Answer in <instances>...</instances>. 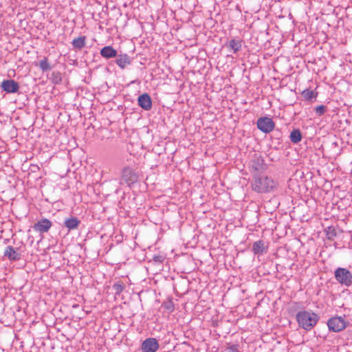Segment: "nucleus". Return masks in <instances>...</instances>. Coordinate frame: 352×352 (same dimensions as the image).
<instances>
[{
    "label": "nucleus",
    "mask_w": 352,
    "mask_h": 352,
    "mask_svg": "<svg viewBox=\"0 0 352 352\" xmlns=\"http://www.w3.org/2000/svg\"><path fill=\"white\" fill-rule=\"evenodd\" d=\"M138 104L144 110H149L152 105L151 96L148 94H143L138 97Z\"/></svg>",
    "instance_id": "f8f14e48"
},
{
    "label": "nucleus",
    "mask_w": 352,
    "mask_h": 352,
    "mask_svg": "<svg viewBox=\"0 0 352 352\" xmlns=\"http://www.w3.org/2000/svg\"><path fill=\"white\" fill-rule=\"evenodd\" d=\"M116 64L120 67L122 69H125L128 65L131 63V58L129 56L126 54H118L116 60Z\"/></svg>",
    "instance_id": "ddd939ff"
},
{
    "label": "nucleus",
    "mask_w": 352,
    "mask_h": 352,
    "mask_svg": "<svg viewBox=\"0 0 352 352\" xmlns=\"http://www.w3.org/2000/svg\"><path fill=\"white\" fill-rule=\"evenodd\" d=\"M3 256L8 258L10 261H19L21 258V255L19 252V248H14L11 245H8L6 248Z\"/></svg>",
    "instance_id": "9d476101"
},
{
    "label": "nucleus",
    "mask_w": 352,
    "mask_h": 352,
    "mask_svg": "<svg viewBox=\"0 0 352 352\" xmlns=\"http://www.w3.org/2000/svg\"><path fill=\"white\" fill-rule=\"evenodd\" d=\"M290 140L294 144L300 142L302 140V135L299 129H294L290 133Z\"/></svg>",
    "instance_id": "aec40b11"
},
{
    "label": "nucleus",
    "mask_w": 352,
    "mask_h": 352,
    "mask_svg": "<svg viewBox=\"0 0 352 352\" xmlns=\"http://www.w3.org/2000/svg\"><path fill=\"white\" fill-rule=\"evenodd\" d=\"M334 276L336 280L342 285L349 287L352 284V273L346 268L338 267Z\"/></svg>",
    "instance_id": "20e7f679"
},
{
    "label": "nucleus",
    "mask_w": 352,
    "mask_h": 352,
    "mask_svg": "<svg viewBox=\"0 0 352 352\" xmlns=\"http://www.w3.org/2000/svg\"><path fill=\"white\" fill-rule=\"evenodd\" d=\"M315 110H324V106L323 105H319L315 108Z\"/></svg>",
    "instance_id": "cd10ccee"
},
{
    "label": "nucleus",
    "mask_w": 352,
    "mask_h": 352,
    "mask_svg": "<svg viewBox=\"0 0 352 352\" xmlns=\"http://www.w3.org/2000/svg\"><path fill=\"white\" fill-rule=\"evenodd\" d=\"M80 223L77 217L72 216L65 219L64 226L70 231L77 229Z\"/></svg>",
    "instance_id": "4468645a"
},
{
    "label": "nucleus",
    "mask_w": 352,
    "mask_h": 352,
    "mask_svg": "<svg viewBox=\"0 0 352 352\" xmlns=\"http://www.w3.org/2000/svg\"><path fill=\"white\" fill-rule=\"evenodd\" d=\"M52 226V222L49 219L44 218L34 223L33 228L36 231L43 233L47 232Z\"/></svg>",
    "instance_id": "9b49d317"
},
{
    "label": "nucleus",
    "mask_w": 352,
    "mask_h": 352,
    "mask_svg": "<svg viewBox=\"0 0 352 352\" xmlns=\"http://www.w3.org/2000/svg\"><path fill=\"white\" fill-rule=\"evenodd\" d=\"M296 318L299 327L306 331L312 329L319 320L318 314L311 311H300Z\"/></svg>",
    "instance_id": "f257e3e1"
},
{
    "label": "nucleus",
    "mask_w": 352,
    "mask_h": 352,
    "mask_svg": "<svg viewBox=\"0 0 352 352\" xmlns=\"http://www.w3.org/2000/svg\"><path fill=\"white\" fill-rule=\"evenodd\" d=\"M326 232L327 237L329 240H333L334 238L337 236L336 230L332 226L328 227Z\"/></svg>",
    "instance_id": "b1692460"
},
{
    "label": "nucleus",
    "mask_w": 352,
    "mask_h": 352,
    "mask_svg": "<svg viewBox=\"0 0 352 352\" xmlns=\"http://www.w3.org/2000/svg\"><path fill=\"white\" fill-rule=\"evenodd\" d=\"M74 49L81 50L85 46L86 44V36H82L74 38L72 43Z\"/></svg>",
    "instance_id": "6ab92c4d"
},
{
    "label": "nucleus",
    "mask_w": 352,
    "mask_h": 352,
    "mask_svg": "<svg viewBox=\"0 0 352 352\" xmlns=\"http://www.w3.org/2000/svg\"><path fill=\"white\" fill-rule=\"evenodd\" d=\"M276 187V182L269 177L254 175L252 182V190L256 192H270Z\"/></svg>",
    "instance_id": "f03ea898"
},
{
    "label": "nucleus",
    "mask_w": 352,
    "mask_h": 352,
    "mask_svg": "<svg viewBox=\"0 0 352 352\" xmlns=\"http://www.w3.org/2000/svg\"><path fill=\"white\" fill-rule=\"evenodd\" d=\"M139 178L138 173L133 168L129 166H125L122 170L120 184L125 183L131 187L133 184L138 182Z\"/></svg>",
    "instance_id": "7ed1b4c3"
},
{
    "label": "nucleus",
    "mask_w": 352,
    "mask_h": 352,
    "mask_svg": "<svg viewBox=\"0 0 352 352\" xmlns=\"http://www.w3.org/2000/svg\"><path fill=\"white\" fill-rule=\"evenodd\" d=\"M257 128L264 133H270L275 127L272 118L267 116L260 117L256 121Z\"/></svg>",
    "instance_id": "423d86ee"
},
{
    "label": "nucleus",
    "mask_w": 352,
    "mask_h": 352,
    "mask_svg": "<svg viewBox=\"0 0 352 352\" xmlns=\"http://www.w3.org/2000/svg\"><path fill=\"white\" fill-rule=\"evenodd\" d=\"M327 326L329 331L339 332L346 327L345 320L340 316H336L328 320Z\"/></svg>",
    "instance_id": "0eeeda50"
},
{
    "label": "nucleus",
    "mask_w": 352,
    "mask_h": 352,
    "mask_svg": "<svg viewBox=\"0 0 352 352\" xmlns=\"http://www.w3.org/2000/svg\"><path fill=\"white\" fill-rule=\"evenodd\" d=\"M301 96L305 101L312 102L316 100L318 92L313 89H305L301 92Z\"/></svg>",
    "instance_id": "dca6fc26"
},
{
    "label": "nucleus",
    "mask_w": 352,
    "mask_h": 352,
    "mask_svg": "<svg viewBox=\"0 0 352 352\" xmlns=\"http://www.w3.org/2000/svg\"><path fill=\"white\" fill-rule=\"evenodd\" d=\"M39 67L43 72H46L51 69V66L50 65L46 58L40 61Z\"/></svg>",
    "instance_id": "393cba45"
},
{
    "label": "nucleus",
    "mask_w": 352,
    "mask_h": 352,
    "mask_svg": "<svg viewBox=\"0 0 352 352\" xmlns=\"http://www.w3.org/2000/svg\"><path fill=\"white\" fill-rule=\"evenodd\" d=\"M112 287L115 294L119 296L124 290L125 285L121 281H118L113 285Z\"/></svg>",
    "instance_id": "4be33fe9"
},
{
    "label": "nucleus",
    "mask_w": 352,
    "mask_h": 352,
    "mask_svg": "<svg viewBox=\"0 0 352 352\" xmlns=\"http://www.w3.org/2000/svg\"><path fill=\"white\" fill-rule=\"evenodd\" d=\"M104 132H108V130L107 129H104Z\"/></svg>",
    "instance_id": "c756f323"
},
{
    "label": "nucleus",
    "mask_w": 352,
    "mask_h": 352,
    "mask_svg": "<svg viewBox=\"0 0 352 352\" xmlns=\"http://www.w3.org/2000/svg\"><path fill=\"white\" fill-rule=\"evenodd\" d=\"M160 347L158 341L154 338H148L141 345L142 352H156Z\"/></svg>",
    "instance_id": "6e6552de"
},
{
    "label": "nucleus",
    "mask_w": 352,
    "mask_h": 352,
    "mask_svg": "<svg viewBox=\"0 0 352 352\" xmlns=\"http://www.w3.org/2000/svg\"><path fill=\"white\" fill-rule=\"evenodd\" d=\"M229 352H239L237 345L232 344L228 347Z\"/></svg>",
    "instance_id": "bb28decb"
},
{
    "label": "nucleus",
    "mask_w": 352,
    "mask_h": 352,
    "mask_svg": "<svg viewBox=\"0 0 352 352\" xmlns=\"http://www.w3.org/2000/svg\"><path fill=\"white\" fill-rule=\"evenodd\" d=\"M153 261L156 263H162L164 261V256L162 255H155L153 257Z\"/></svg>",
    "instance_id": "a878e982"
},
{
    "label": "nucleus",
    "mask_w": 352,
    "mask_h": 352,
    "mask_svg": "<svg viewBox=\"0 0 352 352\" xmlns=\"http://www.w3.org/2000/svg\"><path fill=\"white\" fill-rule=\"evenodd\" d=\"M162 307L166 310L168 313H171L175 309V305L172 299H169L162 303Z\"/></svg>",
    "instance_id": "5701e85b"
},
{
    "label": "nucleus",
    "mask_w": 352,
    "mask_h": 352,
    "mask_svg": "<svg viewBox=\"0 0 352 352\" xmlns=\"http://www.w3.org/2000/svg\"><path fill=\"white\" fill-rule=\"evenodd\" d=\"M1 87L8 94L16 93L19 89V83L12 79L3 80Z\"/></svg>",
    "instance_id": "1a4fd4ad"
},
{
    "label": "nucleus",
    "mask_w": 352,
    "mask_h": 352,
    "mask_svg": "<svg viewBox=\"0 0 352 352\" xmlns=\"http://www.w3.org/2000/svg\"><path fill=\"white\" fill-rule=\"evenodd\" d=\"M250 170L254 175H260L266 168L267 165L261 155L255 154L250 162Z\"/></svg>",
    "instance_id": "39448f33"
},
{
    "label": "nucleus",
    "mask_w": 352,
    "mask_h": 352,
    "mask_svg": "<svg viewBox=\"0 0 352 352\" xmlns=\"http://www.w3.org/2000/svg\"><path fill=\"white\" fill-rule=\"evenodd\" d=\"M50 79L54 85H58L62 82V74L60 72H53Z\"/></svg>",
    "instance_id": "412c9836"
},
{
    "label": "nucleus",
    "mask_w": 352,
    "mask_h": 352,
    "mask_svg": "<svg viewBox=\"0 0 352 352\" xmlns=\"http://www.w3.org/2000/svg\"><path fill=\"white\" fill-rule=\"evenodd\" d=\"M319 116H321L324 113V111H316Z\"/></svg>",
    "instance_id": "c85d7f7f"
},
{
    "label": "nucleus",
    "mask_w": 352,
    "mask_h": 352,
    "mask_svg": "<svg viewBox=\"0 0 352 352\" xmlns=\"http://www.w3.org/2000/svg\"><path fill=\"white\" fill-rule=\"evenodd\" d=\"M100 55L107 59L116 57L118 56L117 50L111 46H105L100 50Z\"/></svg>",
    "instance_id": "2eb2a0df"
},
{
    "label": "nucleus",
    "mask_w": 352,
    "mask_h": 352,
    "mask_svg": "<svg viewBox=\"0 0 352 352\" xmlns=\"http://www.w3.org/2000/svg\"><path fill=\"white\" fill-rule=\"evenodd\" d=\"M265 244L262 240L255 241L252 245V252L254 254H261L265 252Z\"/></svg>",
    "instance_id": "a211bd4d"
},
{
    "label": "nucleus",
    "mask_w": 352,
    "mask_h": 352,
    "mask_svg": "<svg viewBox=\"0 0 352 352\" xmlns=\"http://www.w3.org/2000/svg\"><path fill=\"white\" fill-rule=\"evenodd\" d=\"M241 41L240 39H234L232 38L230 41H229L228 43L227 44V47L232 51H233L234 53H236L239 52L241 48Z\"/></svg>",
    "instance_id": "f3484780"
}]
</instances>
